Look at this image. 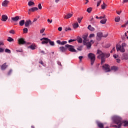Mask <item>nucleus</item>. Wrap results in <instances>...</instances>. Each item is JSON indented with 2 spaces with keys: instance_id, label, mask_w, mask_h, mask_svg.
Listing matches in <instances>:
<instances>
[{
  "instance_id": "nucleus-1",
  "label": "nucleus",
  "mask_w": 128,
  "mask_h": 128,
  "mask_svg": "<svg viewBox=\"0 0 128 128\" xmlns=\"http://www.w3.org/2000/svg\"><path fill=\"white\" fill-rule=\"evenodd\" d=\"M97 54H99V56H98V58H100L101 57V64H102L106 62V54L102 52L100 50H98Z\"/></svg>"
},
{
  "instance_id": "nucleus-2",
  "label": "nucleus",
  "mask_w": 128,
  "mask_h": 128,
  "mask_svg": "<svg viewBox=\"0 0 128 128\" xmlns=\"http://www.w3.org/2000/svg\"><path fill=\"white\" fill-rule=\"evenodd\" d=\"M126 46V43H122V46H120V44H117L116 45V49L117 52L120 50L121 52H126V50L124 49V46Z\"/></svg>"
},
{
  "instance_id": "nucleus-3",
  "label": "nucleus",
  "mask_w": 128,
  "mask_h": 128,
  "mask_svg": "<svg viewBox=\"0 0 128 128\" xmlns=\"http://www.w3.org/2000/svg\"><path fill=\"white\" fill-rule=\"evenodd\" d=\"M88 58L90 60L91 66H92L96 60V55L92 53H90L88 54Z\"/></svg>"
},
{
  "instance_id": "nucleus-4",
  "label": "nucleus",
  "mask_w": 128,
  "mask_h": 128,
  "mask_svg": "<svg viewBox=\"0 0 128 128\" xmlns=\"http://www.w3.org/2000/svg\"><path fill=\"white\" fill-rule=\"evenodd\" d=\"M108 36V32H106L105 34L104 35L102 34V32H99L97 33V37H96V40H100V38H106Z\"/></svg>"
},
{
  "instance_id": "nucleus-5",
  "label": "nucleus",
  "mask_w": 128,
  "mask_h": 128,
  "mask_svg": "<svg viewBox=\"0 0 128 128\" xmlns=\"http://www.w3.org/2000/svg\"><path fill=\"white\" fill-rule=\"evenodd\" d=\"M66 48H67L70 52H76V49H74V46L70 45V44H66L65 46Z\"/></svg>"
},
{
  "instance_id": "nucleus-6",
  "label": "nucleus",
  "mask_w": 128,
  "mask_h": 128,
  "mask_svg": "<svg viewBox=\"0 0 128 128\" xmlns=\"http://www.w3.org/2000/svg\"><path fill=\"white\" fill-rule=\"evenodd\" d=\"M110 66L108 64H104L102 66V70H105L106 72H110Z\"/></svg>"
},
{
  "instance_id": "nucleus-7",
  "label": "nucleus",
  "mask_w": 128,
  "mask_h": 128,
  "mask_svg": "<svg viewBox=\"0 0 128 128\" xmlns=\"http://www.w3.org/2000/svg\"><path fill=\"white\" fill-rule=\"evenodd\" d=\"M40 40L42 41V44H48V42H50V39L48 38H43L40 39Z\"/></svg>"
},
{
  "instance_id": "nucleus-8",
  "label": "nucleus",
  "mask_w": 128,
  "mask_h": 128,
  "mask_svg": "<svg viewBox=\"0 0 128 128\" xmlns=\"http://www.w3.org/2000/svg\"><path fill=\"white\" fill-rule=\"evenodd\" d=\"M88 34H84L82 36V38H83V42L84 44H86V42H88Z\"/></svg>"
},
{
  "instance_id": "nucleus-9",
  "label": "nucleus",
  "mask_w": 128,
  "mask_h": 128,
  "mask_svg": "<svg viewBox=\"0 0 128 128\" xmlns=\"http://www.w3.org/2000/svg\"><path fill=\"white\" fill-rule=\"evenodd\" d=\"M18 44H26V41L24 38H20L18 40Z\"/></svg>"
},
{
  "instance_id": "nucleus-10",
  "label": "nucleus",
  "mask_w": 128,
  "mask_h": 128,
  "mask_svg": "<svg viewBox=\"0 0 128 128\" xmlns=\"http://www.w3.org/2000/svg\"><path fill=\"white\" fill-rule=\"evenodd\" d=\"M30 24H32V20H26L25 22V26H26V28H28Z\"/></svg>"
},
{
  "instance_id": "nucleus-11",
  "label": "nucleus",
  "mask_w": 128,
  "mask_h": 128,
  "mask_svg": "<svg viewBox=\"0 0 128 128\" xmlns=\"http://www.w3.org/2000/svg\"><path fill=\"white\" fill-rule=\"evenodd\" d=\"M57 44H61V46H64V44H66L68 43V42L66 41H63L62 42H60V40H58L56 41Z\"/></svg>"
},
{
  "instance_id": "nucleus-12",
  "label": "nucleus",
  "mask_w": 128,
  "mask_h": 128,
  "mask_svg": "<svg viewBox=\"0 0 128 128\" xmlns=\"http://www.w3.org/2000/svg\"><path fill=\"white\" fill-rule=\"evenodd\" d=\"M38 8L36 7H34L28 10V12H36V10H38Z\"/></svg>"
},
{
  "instance_id": "nucleus-13",
  "label": "nucleus",
  "mask_w": 128,
  "mask_h": 128,
  "mask_svg": "<svg viewBox=\"0 0 128 128\" xmlns=\"http://www.w3.org/2000/svg\"><path fill=\"white\" fill-rule=\"evenodd\" d=\"M11 20H12L13 22H18V20H20V16H16L15 17H12L11 18Z\"/></svg>"
},
{
  "instance_id": "nucleus-14",
  "label": "nucleus",
  "mask_w": 128,
  "mask_h": 128,
  "mask_svg": "<svg viewBox=\"0 0 128 128\" xmlns=\"http://www.w3.org/2000/svg\"><path fill=\"white\" fill-rule=\"evenodd\" d=\"M8 2H10L8 0H5L2 2V6H8Z\"/></svg>"
},
{
  "instance_id": "nucleus-15",
  "label": "nucleus",
  "mask_w": 128,
  "mask_h": 128,
  "mask_svg": "<svg viewBox=\"0 0 128 128\" xmlns=\"http://www.w3.org/2000/svg\"><path fill=\"white\" fill-rule=\"evenodd\" d=\"M8 16L6 15H2V22H6L8 20Z\"/></svg>"
},
{
  "instance_id": "nucleus-16",
  "label": "nucleus",
  "mask_w": 128,
  "mask_h": 128,
  "mask_svg": "<svg viewBox=\"0 0 128 128\" xmlns=\"http://www.w3.org/2000/svg\"><path fill=\"white\" fill-rule=\"evenodd\" d=\"M7 68L8 65H6V63H4L2 66L1 69L2 70H6V68Z\"/></svg>"
},
{
  "instance_id": "nucleus-17",
  "label": "nucleus",
  "mask_w": 128,
  "mask_h": 128,
  "mask_svg": "<svg viewBox=\"0 0 128 128\" xmlns=\"http://www.w3.org/2000/svg\"><path fill=\"white\" fill-rule=\"evenodd\" d=\"M96 124H97L98 126V128H104V124H102L100 122H96Z\"/></svg>"
},
{
  "instance_id": "nucleus-18",
  "label": "nucleus",
  "mask_w": 128,
  "mask_h": 128,
  "mask_svg": "<svg viewBox=\"0 0 128 128\" xmlns=\"http://www.w3.org/2000/svg\"><path fill=\"white\" fill-rule=\"evenodd\" d=\"M72 14H68L67 15L64 16V18H66L68 20V18H72Z\"/></svg>"
},
{
  "instance_id": "nucleus-19",
  "label": "nucleus",
  "mask_w": 128,
  "mask_h": 128,
  "mask_svg": "<svg viewBox=\"0 0 128 128\" xmlns=\"http://www.w3.org/2000/svg\"><path fill=\"white\" fill-rule=\"evenodd\" d=\"M88 30H90L91 32H94V27L92 26V25H89L88 27Z\"/></svg>"
},
{
  "instance_id": "nucleus-20",
  "label": "nucleus",
  "mask_w": 128,
  "mask_h": 128,
  "mask_svg": "<svg viewBox=\"0 0 128 128\" xmlns=\"http://www.w3.org/2000/svg\"><path fill=\"white\" fill-rule=\"evenodd\" d=\"M110 70H114V72H116L118 70V68L116 66H112Z\"/></svg>"
},
{
  "instance_id": "nucleus-21",
  "label": "nucleus",
  "mask_w": 128,
  "mask_h": 128,
  "mask_svg": "<svg viewBox=\"0 0 128 128\" xmlns=\"http://www.w3.org/2000/svg\"><path fill=\"white\" fill-rule=\"evenodd\" d=\"M24 24H26V22H24V20H21L19 22V24H20V26H24Z\"/></svg>"
},
{
  "instance_id": "nucleus-22",
  "label": "nucleus",
  "mask_w": 128,
  "mask_h": 128,
  "mask_svg": "<svg viewBox=\"0 0 128 128\" xmlns=\"http://www.w3.org/2000/svg\"><path fill=\"white\" fill-rule=\"evenodd\" d=\"M28 6H34V2L33 0L29 1L28 2Z\"/></svg>"
},
{
  "instance_id": "nucleus-23",
  "label": "nucleus",
  "mask_w": 128,
  "mask_h": 128,
  "mask_svg": "<svg viewBox=\"0 0 128 128\" xmlns=\"http://www.w3.org/2000/svg\"><path fill=\"white\" fill-rule=\"evenodd\" d=\"M72 26H73L74 28H78V22L74 23L72 24Z\"/></svg>"
},
{
  "instance_id": "nucleus-24",
  "label": "nucleus",
  "mask_w": 128,
  "mask_h": 128,
  "mask_svg": "<svg viewBox=\"0 0 128 128\" xmlns=\"http://www.w3.org/2000/svg\"><path fill=\"white\" fill-rule=\"evenodd\" d=\"M77 40H78V42H79L80 44H82V38L80 36L78 37Z\"/></svg>"
},
{
  "instance_id": "nucleus-25",
  "label": "nucleus",
  "mask_w": 128,
  "mask_h": 128,
  "mask_svg": "<svg viewBox=\"0 0 128 128\" xmlns=\"http://www.w3.org/2000/svg\"><path fill=\"white\" fill-rule=\"evenodd\" d=\"M100 24H104L106 22V19L104 18V20H102L100 21Z\"/></svg>"
},
{
  "instance_id": "nucleus-26",
  "label": "nucleus",
  "mask_w": 128,
  "mask_h": 128,
  "mask_svg": "<svg viewBox=\"0 0 128 128\" xmlns=\"http://www.w3.org/2000/svg\"><path fill=\"white\" fill-rule=\"evenodd\" d=\"M101 8L102 10H104L106 8V5L104 2H103V4L101 5Z\"/></svg>"
},
{
  "instance_id": "nucleus-27",
  "label": "nucleus",
  "mask_w": 128,
  "mask_h": 128,
  "mask_svg": "<svg viewBox=\"0 0 128 128\" xmlns=\"http://www.w3.org/2000/svg\"><path fill=\"white\" fill-rule=\"evenodd\" d=\"M36 46L35 45L32 44L30 46H29L28 48H31V50H36Z\"/></svg>"
},
{
  "instance_id": "nucleus-28",
  "label": "nucleus",
  "mask_w": 128,
  "mask_h": 128,
  "mask_svg": "<svg viewBox=\"0 0 128 128\" xmlns=\"http://www.w3.org/2000/svg\"><path fill=\"white\" fill-rule=\"evenodd\" d=\"M86 45L87 46V48H90V46H92V44L90 43V42H87L86 43Z\"/></svg>"
},
{
  "instance_id": "nucleus-29",
  "label": "nucleus",
  "mask_w": 128,
  "mask_h": 128,
  "mask_svg": "<svg viewBox=\"0 0 128 128\" xmlns=\"http://www.w3.org/2000/svg\"><path fill=\"white\" fill-rule=\"evenodd\" d=\"M60 51L62 52H66V48L62 46L60 48Z\"/></svg>"
},
{
  "instance_id": "nucleus-30",
  "label": "nucleus",
  "mask_w": 128,
  "mask_h": 128,
  "mask_svg": "<svg viewBox=\"0 0 128 128\" xmlns=\"http://www.w3.org/2000/svg\"><path fill=\"white\" fill-rule=\"evenodd\" d=\"M92 10V8H90V7L88 8L87 10H86V12H88L89 14H90V12H91Z\"/></svg>"
},
{
  "instance_id": "nucleus-31",
  "label": "nucleus",
  "mask_w": 128,
  "mask_h": 128,
  "mask_svg": "<svg viewBox=\"0 0 128 128\" xmlns=\"http://www.w3.org/2000/svg\"><path fill=\"white\" fill-rule=\"evenodd\" d=\"M7 40L10 42H14V38H12L11 37H8Z\"/></svg>"
},
{
  "instance_id": "nucleus-32",
  "label": "nucleus",
  "mask_w": 128,
  "mask_h": 128,
  "mask_svg": "<svg viewBox=\"0 0 128 128\" xmlns=\"http://www.w3.org/2000/svg\"><path fill=\"white\" fill-rule=\"evenodd\" d=\"M50 46H54V42L51 41L50 39V41L48 42Z\"/></svg>"
},
{
  "instance_id": "nucleus-33",
  "label": "nucleus",
  "mask_w": 128,
  "mask_h": 128,
  "mask_svg": "<svg viewBox=\"0 0 128 128\" xmlns=\"http://www.w3.org/2000/svg\"><path fill=\"white\" fill-rule=\"evenodd\" d=\"M9 32L12 34H16V31L14 30H11L9 31Z\"/></svg>"
},
{
  "instance_id": "nucleus-34",
  "label": "nucleus",
  "mask_w": 128,
  "mask_h": 128,
  "mask_svg": "<svg viewBox=\"0 0 128 128\" xmlns=\"http://www.w3.org/2000/svg\"><path fill=\"white\" fill-rule=\"evenodd\" d=\"M120 16L116 17V18H115V22H120Z\"/></svg>"
},
{
  "instance_id": "nucleus-35",
  "label": "nucleus",
  "mask_w": 128,
  "mask_h": 128,
  "mask_svg": "<svg viewBox=\"0 0 128 128\" xmlns=\"http://www.w3.org/2000/svg\"><path fill=\"white\" fill-rule=\"evenodd\" d=\"M5 52H7L8 54H10V52H12L10 51V49H8V48H6L5 50Z\"/></svg>"
},
{
  "instance_id": "nucleus-36",
  "label": "nucleus",
  "mask_w": 128,
  "mask_h": 128,
  "mask_svg": "<svg viewBox=\"0 0 128 128\" xmlns=\"http://www.w3.org/2000/svg\"><path fill=\"white\" fill-rule=\"evenodd\" d=\"M94 36H96L94 34H90V35L89 36L90 38H94Z\"/></svg>"
},
{
  "instance_id": "nucleus-37",
  "label": "nucleus",
  "mask_w": 128,
  "mask_h": 128,
  "mask_svg": "<svg viewBox=\"0 0 128 128\" xmlns=\"http://www.w3.org/2000/svg\"><path fill=\"white\" fill-rule=\"evenodd\" d=\"M28 28H24V30H23V32L24 34H26L28 32Z\"/></svg>"
},
{
  "instance_id": "nucleus-38",
  "label": "nucleus",
  "mask_w": 128,
  "mask_h": 128,
  "mask_svg": "<svg viewBox=\"0 0 128 128\" xmlns=\"http://www.w3.org/2000/svg\"><path fill=\"white\" fill-rule=\"evenodd\" d=\"M78 50H80V52L82 50V46H80L77 48Z\"/></svg>"
},
{
  "instance_id": "nucleus-39",
  "label": "nucleus",
  "mask_w": 128,
  "mask_h": 128,
  "mask_svg": "<svg viewBox=\"0 0 128 128\" xmlns=\"http://www.w3.org/2000/svg\"><path fill=\"white\" fill-rule=\"evenodd\" d=\"M44 30H46V28H42L40 30V34H44Z\"/></svg>"
},
{
  "instance_id": "nucleus-40",
  "label": "nucleus",
  "mask_w": 128,
  "mask_h": 128,
  "mask_svg": "<svg viewBox=\"0 0 128 128\" xmlns=\"http://www.w3.org/2000/svg\"><path fill=\"white\" fill-rule=\"evenodd\" d=\"M100 4H102V0H100L98 3H97V6H100Z\"/></svg>"
},
{
  "instance_id": "nucleus-41",
  "label": "nucleus",
  "mask_w": 128,
  "mask_h": 128,
  "mask_svg": "<svg viewBox=\"0 0 128 128\" xmlns=\"http://www.w3.org/2000/svg\"><path fill=\"white\" fill-rule=\"evenodd\" d=\"M38 8H39V10H42V4H38Z\"/></svg>"
},
{
  "instance_id": "nucleus-42",
  "label": "nucleus",
  "mask_w": 128,
  "mask_h": 128,
  "mask_svg": "<svg viewBox=\"0 0 128 128\" xmlns=\"http://www.w3.org/2000/svg\"><path fill=\"white\" fill-rule=\"evenodd\" d=\"M65 30L66 32H68V30H72V28H66Z\"/></svg>"
},
{
  "instance_id": "nucleus-43",
  "label": "nucleus",
  "mask_w": 128,
  "mask_h": 128,
  "mask_svg": "<svg viewBox=\"0 0 128 128\" xmlns=\"http://www.w3.org/2000/svg\"><path fill=\"white\" fill-rule=\"evenodd\" d=\"M39 64H42V66H44V62H42V60L39 62Z\"/></svg>"
},
{
  "instance_id": "nucleus-44",
  "label": "nucleus",
  "mask_w": 128,
  "mask_h": 128,
  "mask_svg": "<svg viewBox=\"0 0 128 128\" xmlns=\"http://www.w3.org/2000/svg\"><path fill=\"white\" fill-rule=\"evenodd\" d=\"M83 58H84V56H80L78 57V58H79V60H80V62H82V60Z\"/></svg>"
},
{
  "instance_id": "nucleus-45",
  "label": "nucleus",
  "mask_w": 128,
  "mask_h": 128,
  "mask_svg": "<svg viewBox=\"0 0 128 128\" xmlns=\"http://www.w3.org/2000/svg\"><path fill=\"white\" fill-rule=\"evenodd\" d=\"M113 56H114V58H118V55L115 54Z\"/></svg>"
},
{
  "instance_id": "nucleus-46",
  "label": "nucleus",
  "mask_w": 128,
  "mask_h": 128,
  "mask_svg": "<svg viewBox=\"0 0 128 128\" xmlns=\"http://www.w3.org/2000/svg\"><path fill=\"white\" fill-rule=\"evenodd\" d=\"M105 54V56H106V58H109L110 56V53L108 54Z\"/></svg>"
},
{
  "instance_id": "nucleus-47",
  "label": "nucleus",
  "mask_w": 128,
  "mask_h": 128,
  "mask_svg": "<svg viewBox=\"0 0 128 128\" xmlns=\"http://www.w3.org/2000/svg\"><path fill=\"white\" fill-rule=\"evenodd\" d=\"M12 72V70H10V71L8 72V76H10V74Z\"/></svg>"
},
{
  "instance_id": "nucleus-48",
  "label": "nucleus",
  "mask_w": 128,
  "mask_h": 128,
  "mask_svg": "<svg viewBox=\"0 0 128 128\" xmlns=\"http://www.w3.org/2000/svg\"><path fill=\"white\" fill-rule=\"evenodd\" d=\"M124 36L127 38H128V32L124 33Z\"/></svg>"
},
{
  "instance_id": "nucleus-49",
  "label": "nucleus",
  "mask_w": 128,
  "mask_h": 128,
  "mask_svg": "<svg viewBox=\"0 0 128 128\" xmlns=\"http://www.w3.org/2000/svg\"><path fill=\"white\" fill-rule=\"evenodd\" d=\"M78 22L79 24H80L81 22H82V19H80V18H78Z\"/></svg>"
},
{
  "instance_id": "nucleus-50",
  "label": "nucleus",
  "mask_w": 128,
  "mask_h": 128,
  "mask_svg": "<svg viewBox=\"0 0 128 128\" xmlns=\"http://www.w3.org/2000/svg\"><path fill=\"white\" fill-rule=\"evenodd\" d=\"M47 22H50V24H52V20H50V19H48Z\"/></svg>"
},
{
  "instance_id": "nucleus-51",
  "label": "nucleus",
  "mask_w": 128,
  "mask_h": 128,
  "mask_svg": "<svg viewBox=\"0 0 128 128\" xmlns=\"http://www.w3.org/2000/svg\"><path fill=\"white\" fill-rule=\"evenodd\" d=\"M4 50L2 48H0V52H4Z\"/></svg>"
},
{
  "instance_id": "nucleus-52",
  "label": "nucleus",
  "mask_w": 128,
  "mask_h": 128,
  "mask_svg": "<svg viewBox=\"0 0 128 128\" xmlns=\"http://www.w3.org/2000/svg\"><path fill=\"white\" fill-rule=\"evenodd\" d=\"M99 18H100V20H102V18H106V15H104V16H100Z\"/></svg>"
},
{
  "instance_id": "nucleus-53",
  "label": "nucleus",
  "mask_w": 128,
  "mask_h": 128,
  "mask_svg": "<svg viewBox=\"0 0 128 128\" xmlns=\"http://www.w3.org/2000/svg\"><path fill=\"white\" fill-rule=\"evenodd\" d=\"M16 52H22V50H16Z\"/></svg>"
},
{
  "instance_id": "nucleus-54",
  "label": "nucleus",
  "mask_w": 128,
  "mask_h": 128,
  "mask_svg": "<svg viewBox=\"0 0 128 128\" xmlns=\"http://www.w3.org/2000/svg\"><path fill=\"white\" fill-rule=\"evenodd\" d=\"M58 30H59V32H62V27H59L58 28Z\"/></svg>"
},
{
  "instance_id": "nucleus-55",
  "label": "nucleus",
  "mask_w": 128,
  "mask_h": 128,
  "mask_svg": "<svg viewBox=\"0 0 128 128\" xmlns=\"http://www.w3.org/2000/svg\"><path fill=\"white\" fill-rule=\"evenodd\" d=\"M76 42V40H68V42Z\"/></svg>"
},
{
  "instance_id": "nucleus-56",
  "label": "nucleus",
  "mask_w": 128,
  "mask_h": 128,
  "mask_svg": "<svg viewBox=\"0 0 128 128\" xmlns=\"http://www.w3.org/2000/svg\"><path fill=\"white\" fill-rule=\"evenodd\" d=\"M124 60H128V58L127 57L126 54L124 55Z\"/></svg>"
},
{
  "instance_id": "nucleus-57",
  "label": "nucleus",
  "mask_w": 128,
  "mask_h": 128,
  "mask_svg": "<svg viewBox=\"0 0 128 128\" xmlns=\"http://www.w3.org/2000/svg\"><path fill=\"white\" fill-rule=\"evenodd\" d=\"M4 42L3 41H0V46H4Z\"/></svg>"
},
{
  "instance_id": "nucleus-58",
  "label": "nucleus",
  "mask_w": 128,
  "mask_h": 128,
  "mask_svg": "<svg viewBox=\"0 0 128 128\" xmlns=\"http://www.w3.org/2000/svg\"><path fill=\"white\" fill-rule=\"evenodd\" d=\"M121 13L122 11H116V14H120Z\"/></svg>"
},
{
  "instance_id": "nucleus-59",
  "label": "nucleus",
  "mask_w": 128,
  "mask_h": 128,
  "mask_svg": "<svg viewBox=\"0 0 128 128\" xmlns=\"http://www.w3.org/2000/svg\"><path fill=\"white\" fill-rule=\"evenodd\" d=\"M116 62L118 63L120 62V58L116 59Z\"/></svg>"
},
{
  "instance_id": "nucleus-60",
  "label": "nucleus",
  "mask_w": 128,
  "mask_h": 128,
  "mask_svg": "<svg viewBox=\"0 0 128 128\" xmlns=\"http://www.w3.org/2000/svg\"><path fill=\"white\" fill-rule=\"evenodd\" d=\"M58 66H62V63L60 62H58Z\"/></svg>"
},
{
  "instance_id": "nucleus-61",
  "label": "nucleus",
  "mask_w": 128,
  "mask_h": 128,
  "mask_svg": "<svg viewBox=\"0 0 128 128\" xmlns=\"http://www.w3.org/2000/svg\"><path fill=\"white\" fill-rule=\"evenodd\" d=\"M60 0H55V2H56V4H58V2H60Z\"/></svg>"
},
{
  "instance_id": "nucleus-62",
  "label": "nucleus",
  "mask_w": 128,
  "mask_h": 128,
  "mask_svg": "<svg viewBox=\"0 0 128 128\" xmlns=\"http://www.w3.org/2000/svg\"><path fill=\"white\" fill-rule=\"evenodd\" d=\"M112 50H113L114 52H115V51H116V49H115L114 46V47L112 48Z\"/></svg>"
},
{
  "instance_id": "nucleus-63",
  "label": "nucleus",
  "mask_w": 128,
  "mask_h": 128,
  "mask_svg": "<svg viewBox=\"0 0 128 128\" xmlns=\"http://www.w3.org/2000/svg\"><path fill=\"white\" fill-rule=\"evenodd\" d=\"M86 2L85 3V4H86L88 2V0H86Z\"/></svg>"
},
{
  "instance_id": "nucleus-64",
  "label": "nucleus",
  "mask_w": 128,
  "mask_h": 128,
  "mask_svg": "<svg viewBox=\"0 0 128 128\" xmlns=\"http://www.w3.org/2000/svg\"><path fill=\"white\" fill-rule=\"evenodd\" d=\"M128 0H124V2H128Z\"/></svg>"
}]
</instances>
